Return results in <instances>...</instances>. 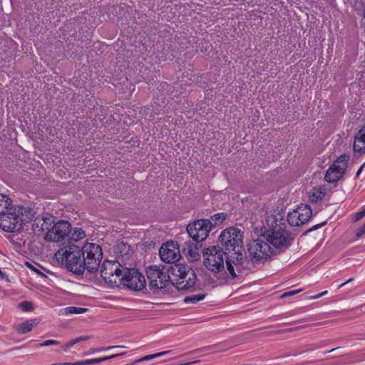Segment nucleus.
<instances>
[{
  "mask_svg": "<svg viewBox=\"0 0 365 365\" xmlns=\"http://www.w3.org/2000/svg\"><path fill=\"white\" fill-rule=\"evenodd\" d=\"M325 225V222H323L322 224H319V225H316L312 227V228L311 229V230H317L318 229L319 227H321L322 225Z\"/></svg>",
  "mask_w": 365,
  "mask_h": 365,
  "instance_id": "obj_43",
  "label": "nucleus"
},
{
  "mask_svg": "<svg viewBox=\"0 0 365 365\" xmlns=\"http://www.w3.org/2000/svg\"><path fill=\"white\" fill-rule=\"evenodd\" d=\"M223 344H217L206 347L207 350H210L213 352H217L220 351V348L222 347Z\"/></svg>",
  "mask_w": 365,
  "mask_h": 365,
  "instance_id": "obj_30",
  "label": "nucleus"
},
{
  "mask_svg": "<svg viewBox=\"0 0 365 365\" xmlns=\"http://www.w3.org/2000/svg\"><path fill=\"white\" fill-rule=\"evenodd\" d=\"M53 223L54 217L48 214H45L35 218L32 228L35 232H43L45 231L47 232Z\"/></svg>",
  "mask_w": 365,
  "mask_h": 365,
  "instance_id": "obj_17",
  "label": "nucleus"
},
{
  "mask_svg": "<svg viewBox=\"0 0 365 365\" xmlns=\"http://www.w3.org/2000/svg\"><path fill=\"white\" fill-rule=\"evenodd\" d=\"M121 284L130 289L140 290L145 284V279L137 269L124 268Z\"/></svg>",
  "mask_w": 365,
  "mask_h": 365,
  "instance_id": "obj_14",
  "label": "nucleus"
},
{
  "mask_svg": "<svg viewBox=\"0 0 365 365\" xmlns=\"http://www.w3.org/2000/svg\"><path fill=\"white\" fill-rule=\"evenodd\" d=\"M33 217L34 214L31 210L22 206L12 207L3 214H0V228L5 232H16Z\"/></svg>",
  "mask_w": 365,
  "mask_h": 365,
  "instance_id": "obj_3",
  "label": "nucleus"
},
{
  "mask_svg": "<svg viewBox=\"0 0 365 365\" xmlns=\"http://www.w3.org/2000/svg\"><path fill=\"white\" fill-rule=\"evenodd\" d=\"M300 291H301V289L292 290V291L287 292H285L283 294V297L292 296L294 294H296L299 293Z\"/></svg>",
  "mask_w": 365,
  "mask_h": 365,
  "instance_id": "obj_36",
  "label": "nucleus"
},
{
  "mask_svg": "<svg viewBox=\"0 0 365 365\" xmlns=\"http://www.w3.org/2000/svg\"><path fill=\"white\" fill-rule=\"evenodd\" d=\"M59 344H60V342L58 341L48 339V340L45 341L43 343L38 344V346L41 347V346H51V345H58Z\"/></svg>",
  "mask_w": 365,
  "mask_h": 365,
  "instance_id": "obj_27",
  "label": "nucleus"
},
{
  "mask_svg": "<svg viewBox=\"0 0 365 365\" xmlns=\"http://www.w3.org/2000/svg\"><path fill=\"white\" fill-rule=\"evenodd\" d=\"M77 365H90V359H86L83 361H79L76 362Z\"/></svg>",
  "mask_w": 365,
  "mask_h": 365,
  "instance_id": "obj_39",
  "label": "nucleus"
},
{
  "mask_svg": "<svg viewBox=\"0 0 365 365\" xmlns=\"http://www.w3.org/2000/svg\"><path fill=\"white\" fill-rule=\"evenodd\" d=\"M226 215L223 212L217 213L212 216V220L215 221L216 223L222 222L225 219Z\"/></svg>",
  "mask_w": 365,
  "mask_h": 365,
  "instance_id": "obj_28",
  "label": "nucleus"
},
{
  "mask_svg": "<svg viewBox=\"0 0 365 365\" xmlns=\"http://www.w3.org/2000/svg\"><path fill=\"white\" fill-rule=\"evenodd\" d=\"M226 252L219 247L210 246L203 252V264L212 273H219L225 269Z\"/></svg>",
  "mask_w": 365,
  "mask_h": 365,
  "instance_id": "obj_7",
  "label": "nucleus"
},
{
  "mask_svg": "<svg viewBox=\"0 0 365 365\" xmlns=\"http://www.w3.org/2000/svg\"><path fill=\"white\" fill-rule=\"evenodd\" d=\"M123 347H124L123 346H108V347H102V349H104V351H106V350H110L112 349L123 348Z\"/></svg>",
  "mask_w": 365,
  "mask_h": 365,
  "instance_id": "obj_41",
  "label": "nucleus"
},
{
  "mask_svg": "<svg viewBox=\"0 0 365 365\" xmlns=\"http://www.w3.org/2000/svg\"><path fill=\"white\" fill-rule=\"evenodd\" d=\"M352 280H353V279H351H351H348V280H347V281H346L345 282H344V283L341 284L339 286V288H340V287H343V286H344L345 284H349V282H351Z\"/></svg>",
  "mask_w": 365,
  "mask_h": 365,
  "instance_id": "obj_44",
  "label": "nucleus"
},
{
  "mask_svg": "<svg viewBox=\"0 0 365 365\" xmlns=\"http://www.w3.org/2000/svg\"><path fill=\"white\" fill-rule=\"evenodd\" d=\"M63 365H77V364H76V362H74V363L66 362V363H63Z\"/></svg>",
  "mask_w": 365,
  "mask_h": 365,
  "instance_id": "obj_46",
  "label": "nucleus"
},
{
  "mask_svg": "<svg viewBox=\"0 0 365 365\" xmlns=\"http://www.w3.org/2000/svg\"><path fill=\"white\" fill-rule=\"evenodd\" d=\"M326 191L327 190L322 186L314 187L309 195L310 201L312 202H317L322 200L326 195Z\"/></svg>",
  "mask_w": 365,
  "mask_h": 365,
  "instance_id": "obj_19",
  "label": "nucleus"
},
{
  "mask_svg": "<svg viewBox=\"0 0 365 365\" xmlns=\"http://www.w3.org/2000/svg\"><path fill=\"white\" fill-rule=\"evenodd\" d=\"M361 170H362V167H361L360 169L358 170V172L356 173L357 176L359 175V173H361Z\"/></svg>",
  "mask_w": 365,
  "mask_h": 365,
  "instance_id": "obj_47",
  "label": "nucleus"
},
{
  "mask_svg": "<svg viewBox=\"0 0 365 365\" xmlns=\"http://www.w3.org/2000/svg\"><path fill=\"white\" fill-rule=\"evenodd\" d=\"M327 293H328V292H327V291H324V292H321V293H319L318 294H317V295H315V296L312 297V299H314L320 298V297H323V296L326 295Z\"/></svg>",
  "mask_w": 365,
  "mask_h": 365,
  "instance_id": "obj_40",
  "label": "nucleus"
},
{
  "mask_svg": "<svg viewBox=\"0 0 365 365\" xmlns=\"http://www.w3.org/2000/svg\"><path fill=\"white\" fill-rule=\"evenodd\" d=\"M205 294L203 293H200L197 294H193L189 297H186L184 299V302L187 304L192 303L195 304L200 301H202L205 299Z\"/></svg>",
  "mask_w": 365,
  "mask_h": 365,
  "instance_id": "obj_24",
  "label": "nucleus"
},
{
  "mask_svg": "<svg viewBox=\"0 0 365 365\" xmlns=\"http://www.w3.org/2000/svg\"><path fill=\"white\" fill-rule=\"evenodd\" d=\"M312 209L307 205H301L287 215V222L292 226H300L309 221Z\"/></svg>",
  "mask_w": 365,
  "mask_h": 365,
  "instance_id": "obj_15",
  "label": "nucleus"
},
{
  "mask_svg": "<svg viewBox=\"0 0 365 365\" xmlns=\"http://www.w3.org/2000/svg\"><path fill=\"white\" fill-rule=\"evenodd\" d=\"M80 250L83 273L86 270L90 273L97 271L103 258L101 247L96 243L86 242Z\"/></svg>",
  "mask_w": 365,
  "mask_h": 365,
  "instance_id": "obj_6",
  "label": "nucleus"
},
{
  "mask_svg": "<svg viewBox=\"0 0 365 365\" xmlns=\"http://www.w3.org/2000/svg\"><path fill=\"white\" fill-rule=\"evenodd\" d=\"M76 344L75 339L66 343L64 346H62L64 351H67L71 347L73 346Z\"/></svg>",
  "mask_w": 365,
  "mask_h": 365,
  "instance_id": "obj_34",
  "label": "nucleus"
},
{
  "mask_svg": "<svg viewBox=\"0 0 365 365\" xmlns=\"http://www.w3.org/2000/svg\"><path fill=\"white\" fill-rule=\"evenodd\" d=\"M88 310V309L83 307H67L62 309L61 312L65 315L81 314L86 313Z\"/></svg>",
  "mask_w": 365,
  "mask_h": 365,
  "instance_id": "obj_22",
  "label": "nucleus"
},
{
  "mask_svg": "<svg viewBox=\"0 0 365 365\" xmlns=\"http://www.w3.org/2000/svg\"><path fill=\"white\" fill-rule=\"evenodd\" d=\"M211 222L209 220L202 219L189 224L187 231L190 237L197 242L205 240L210 231Z\"/></svg>",
  "mask_w": 365,
  "mask_h": 365,
  "instance_id": "obj_11",
  "label": "nucleus"
},
{
  "mask_svg": "<svg viewBox=\"0 0 365 365\" xmlns=\"http://www.w3.org/2000/svg\"><path fill=\"white\" fill-rule=\"evenodd\" d=\"M51 365H63V363H55L52 364Z\"/></svg>",
  "mask_w": 365,
  "mask_h": 365,
  "instance_id": "obj_48",
  "label": "nucleus"
},
{
  "mask_svg": "<svg viewBox=\"0 0 365 365\" xmlns=\"http://www.w3.org/2000/svg\"><path fill=\"white\" fill-rule=\"evenodd\" d=\"M248 252L252 259L259 261L270 257L272 249L267 240L257 239L249 244Z\"/></svg>",
  "mask_w": 365,
  "mask_h": 365,
  "instance_id": "obj_13",
  "label": "nucleus"
},
{
  "mask_svg": "<svg viewBox=\"0 0 365 365\" xmlns=\"http://www.w3.org/2000/svg\"><path fill=\"white\" fill-rule=\"evenodd\" d=\"M282 220V218H277L276 215H269L266 217L264 226V236L269 244L279 251L287 250L293 240L292 234L287 230V226Z\"/></svg>",
  "mask_w": 365,
  "mask_h": 365,
  "instance_id": "obj_2",
  "label": "nucleus"
},
{
  "mask_svg": "<svg viewBox=\"0 0 365 365\" xmlns=\"http://www.w3.org/2000/svg\"><path fill=\"white\" fill-rule=\"evenodd\" d=\"M124 354H125L124 353H121V354H113V355H110L108 356H105V357L92 359H90V362H91V364H98V363H101V362H103V361L108 360V359H114L119 356H123Z\"/></svg>",
  "mask_w": 365,
  "mask_h": 365,
  "instance_id": "obj_25",
  "label": "nucleus"
},
{
  "mask_svg": "<svg viewBox=\"0 0 365 365\" xmlns=\"http://www.w3.org/2000/svg\"><path fill=\"white\" fill-rule=\"evenodd\" d=\"M364 18H365V9H364Z\"/></svg>",
  "mask_w": 365,
  "mask_h": 365,
  "instance_id": "obj_50",
  "label": "nucleus"
},
{
  "mask_svg": "<svg viewBox=\"0 0 365 365\" xmlns=\"http://www.w3.org/2000/svg\"><path fill=\"white\" fill-rule=\"evenodd\" d=\"M349 156L341 155L327 170L324 179L328 182L339 180L345 174L347 168Z\"/></svg>",
  "mask_w": 365,
  "mask_h": 365,
  "instance_id": "obj_10",
  "label": "nucleus"
},
{
  "mask_svg": "<svg viewBox=\"0 0 365 365\" xmlns=\"http://www.w3.org/2000/svg\"><path fill=\"white\" fill-rule=\"evenodd\" d=\"M38 321L36 319L26 320L19 324L16 327L17 333L24 334L30 332L37 324Z\"/></svg>",
  "mask_w": 365,
  "mask_h": 365,
  "instance_id": "obj_18",
  "label": "nucleus"
},
{
  "mask_svg": "<svg viewBox=\"0 0 365 365\" xmlns=\"http://www.w3.org/2000/svg\"><path fill=\"white\" fill-rule=\"evenodd\" d=\"M242 238L243 232L232 227L223 230L219 236V241L227 254V270L232 279L247 269L250 263L246 257Z\"/></svg>",
  "mask_w": 365,
  "mask_h": 365,
  "instance_id": "obj_1",
  "label": "nucleus"
},
{
  "mask_svg": "<svg viewBox=\"0 0 365 365\" xmlns=\"http://www.w3.org/2000/svg\"><path fill=\"white\" fill-rule=\"evenodd\" d=\"M54 258L58 264L65 266L71 272L77 274H83L81 252L77 245L72 244L60 248L55 253Z\"/></svg>",
  "mask_w": 365,
  "mask_h": 365,
  "instance_id": "obj_4",
  "label": "nucleus"
},
{
  "mask_svg": "<svg viewBox=\"0 0 365 365\" xmlns=\"http://www.w3.org/2000/svg\"><path fill=\"white\" fill-rule=\"evenodd\" d=\"M6 276L5 273H4L2 271H1V270H0V278H1V279H5V278H6Z\"/></svg>",
  "mask_w": 365,
  "mask_h": 365,
  "instance_id": "obj_45",
  "label": "nucleus"
},
{
  "mask_svg": "<svg viewBox=\"0 0 365 365\" xmlns=\"http://www.w3.org/2000/svg\"><path fill=\"white\" fill-rule=\"evenodd\" d=\"M20 307L22 310L26 312L31 311L33 309V305L29 302H24L21 303Z\"/></svg>",
  "mask_w": 365,
  "mask_h": 365,
  "instance_id": "obj_29",
  "label": "nucleus"
},
{
  "mask_svg": "<svg viewBox=\"0 0 365 365\" xmlns=\"http://www.w3.org/2000/svg\"><path fill=\"white\" fill-rule=\"evenodd\" d=\"M184 252L189 255L193 260L197 259L199 257V254L196 248L193 249L191 247H189L186 249H184Z\"/></svg>",
  "mask_w": 365,
  "mask_h": 365,
  "instance_id": "obj_26",
  "label": "nucleus"
},
{
  "mask_svg": "<svg viewBox=\"0 0 365 365\" xmlns=\"http://www.w3.org/2000/svg\"><path fill=\"white\" fill-rule=\"evenodd\" d=\"M361 135L356 134L354 141V150L359 154L365 153V143L361 140Z\"/></svg>",
  "mask_w": 365,
  "mask_h": 365,
  "instance_id": "obj_20",
  "label": "nucleus"
},
{
  "mask_svg": "<svg viewBox=\"0 0 365 365\" xmlns=\"http://www.w3.org/2000/svg\"><path fill=\"white\" fill-rule=\"evenodd\" d=\"M174 354V351L168 350V351H161V352H158L156 354H153V355L154 356V359H155V358H158V357L166 355V354Z\"/></svg>",
  "mask_w": 365,
  "mask_h": 365,
  "instance_id": "obj_31",
  "label": "nucleus"
},
{
  "mask_svg": "<svg viewBox=\"0 0 365 365\" xmlns=\"http://www.w3.org/2000/svg\"><path fill=\"white\" fill-rule=\"evenodd\" d=\"M336 349H332L331 350H330L329 352H331V351H334Z\"/></svg>",
  "mask_w": 365,
  "mask_h": 365,
  "instance_id": "obj_49",
  "label": "nucleus"
},
{
  "mask_svg": "<svg viewBox=\"0 0 365 365\" xmlns=\"http://www.w3.org/2000/svg\"><path fill=\"white\" fill-rule=\"evenodd\" d=\"M101 276L111 287H120L122 284L123 269L116 261H105L101 269Z\"/></svg>",
  "mask_w": 365,
  "mask_h": 365,
  "instance_id": "obj_8",
  "label": "nucleus"
},
{
  "mask_svg": "<svg viewBox=\"0 0 365 365\" xmlns=\"http://www.w3.org/2000/svg\"><path fill=\"white\" fill-rule=\"evenodd\" d=\"M89 339V336H79L76 339H75V341H76V343L78 344L81 341H86L87 339Z\"/></svg>",
  "mask_w": 365,
  "mask_h": 365,
  "instance_id": "obj_37",
  "label": "nucleus"
},
{
  "mask_svg": "<svg viewBox=\"0 0 365 365\" xmlns=\"http://www.w3.org/2000/svg\"><path fill=\"white\" fill-rule=\"evenodd\" d=\"M154 359V356H153V354L146 355V356H143V358L139 359L133 362V364H136V363H138V362H140V361H148V360H150V359Z\"/></svg>",
  "mask_w": 365,
  "mask_h": 365,
  "instance_id": "obj_33",
  "label": "nucleus"
},
{
  "mask_svg": "<svg viewBox=\"0 0 365 365\" xmlns=\"http://www.w3.org/2000/svg\"><path fill=\"white\" fill-rule=\"evenodd\" d=\"M365 216V209L363 210L358 212L355 214L354 218L356 221H358L361 219H362Z\"/></svg>",
  "mask_w": 365,
  "mask_h": 365,
  "instance_id": "obj_32",
  "label": "nucleus"
},
{
  "mask_svg": "<svg viewBox=\"0 0 365 365\" xmlns=\"http://www.w3.org/2000/svg\"><path fill=\"white\" fill-rule=\"evenodd\" d=\"M357 134L361 135V140L365 143V125L357 133Z\"/></svg>",
  "mask_w": 365,
  "mask_h": 365,
  "instance_id": "obj_38",
  "label": "nucleus"
},
{
  "mask_svg": "<svg viewBox=\"0 0 365 365\" xmlns=\"http://www.w3.org/2000/svg\"><path fill=\"white\" fill-rule=\"evenodd\" d=\"M104 351V349H102V347L101 348H91L90 349V353H96V352H99V351Z\"/></svg>",
  "mask_w": 365,
  "mask_h": 365,
  "instance_id": "obj_42",
  "label": "nucleus"
},
{
  "mask_svg": "<svg viewBox=\"0 0 365 365\" xmlns=\"http://www.w3.org/2000/svg\"><path fill=\"white\" fill-rule=\"evenodd\" d=\"M85 236H86V234H85V232L83 231V230L82 228L78 227V228H75L73 230V232L71 231L69 236L67 239H68L71 241L77 242L80 240L83 239L85 237Z\"/></svg>",
  "mask_w": 365,
  "mask_h": 365,
  "instance_id": "obj_23",
  "label": "nucleus"
},
{
  "mask_svg": "<svg viewBox=\"0 0 365 365\" xmlns=\"http://www.w3.org/2000/svg\"><path fill=\"white\" fill-rule=\"evenodd\" d=\"M365 233V224L363 225L361 227H359L356 232V235L358 237H361V235H363Z\"/></svg>",
  "mask_w": 365,
  "mask_h": 365,
  "instance_id": "obj_35",
  "label": "nucleus"
},
{
  "mask_svg": "<svg viewBox=\"0 0 365 365\" xmlns=\"http://www.w3.org/2000/svg\"><path fill=\"white\" fill-rule=\"evenodd\" d=\"M146 274L150 285L153 288L163 289L170 282V268L164 266H150Z\"/></svg>",
  "mask_w": 365,
  "mask_h": 365,
  "instance_id": "obj_9",
  "label": "nucleus"
},
{
  "mask_svg": "<svg viewBox=\"0 0 365 365\" xmlns=\"http://www.w3.org/2000/svg\"><path fill=\"white\" fill-rule=\"evenodd\" d=\"M159 255L161 259L166 263H174L180 258V252L177 244L168 242L160 249Z\"/></svg>",
  "mask_w": 365,
  "mask_h": 365,
  "instance_id": "obj_16",
  "label": "nucleus"
},
{
  "mask_svg": "<svg viewBox=\"0 0 365 365\" xmlns=\"http://www.w3.org/2000/svg\"><path fill=\"white\" fill-rule=\"evenodd\" d=\"M71 232V224L68 221H58L53 223L51 229L46 232L45 240L50 242H58L67 239Z\"/></svg>",
  "mask_w": 365,
  "mask_h": 365,
  "instance_id": "obj_12",
  "label": "nucleus"
},
{
  "mask_svg": "<svg viewBox=\"0 0 365 365\" xmlns=\"http://www.w3.org/2000/svg\"><path fill=\"white\" fill-rule=\"evenodd\" d=\"M170 282L180 290H187L192 287L196 282L195 272L187 265L175 264L170 267Z\"/></svg>",
  "mask_w": 365,
  "mask_h": 365,
  "instance_id": "obj_5",
  "label": "nucleus"
},
{
  "mask_svg": "<svg viewBox=\"0 0 365 365\" xmlns=\"http://www.w3.org/2000/svg\"><path fill=\"white\" fill-rule=\"evenodd\" d=\"M13 206L11 200L4 194H0V214H3Z\"/></svg>",
  "mask_w": 365,
  "mask_h": 365,
  "instance_id": "obj_21",
  "label": "nucleus"
}]
</instances>
